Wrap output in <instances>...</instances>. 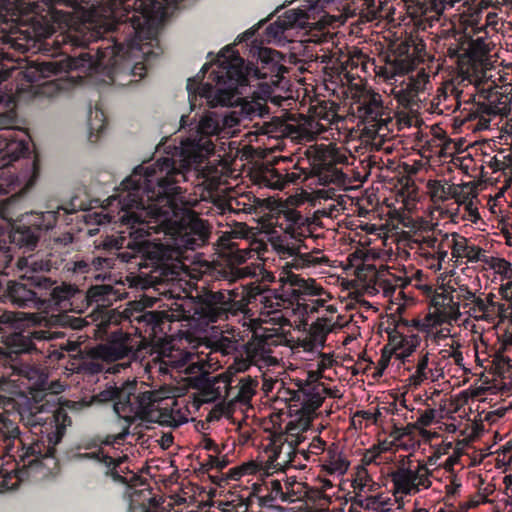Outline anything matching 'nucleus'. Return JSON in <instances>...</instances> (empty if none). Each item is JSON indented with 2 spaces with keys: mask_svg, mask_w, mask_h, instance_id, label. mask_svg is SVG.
I'll use <instances>...</instances> for the list:
<instances>
[{
  "mask_svg": "<svg viewBox=\"0 0 512 512\" xmlns=\"http://www.w3.org/2000/svg\"><path fill=\"white\" fill-rule=\"evenodd\" d=\"M110 212L109 221L117 225L116 234L107 235L98 245V256H86L72 263L76 274L91 275L99 278L101 271L114 268L117 263L129 265L141 274H152L154 281L173 279L177 275L172 262L177 253L168 245L148 239L152 234L163 232L173 240L178 250H196L201 245L186 244L190 235L179 229H168V223L162 222L163 210L142 194L141 187L125 185V179L116 189L115 194L107 199Z\"/></svg>",
  "mask_w": 512,
  "mask_h": 512,
  "instance_id": "nucleus-1",
  "label": "nucleus"
},
{
  "mask_svg": "<svg viewBox=\"0 0 512 512\" xmlns=\"http://www.w3.org/2000/svg\"><path fill=\"white\" fill-rule=\"evenodd\" d=\"M222 124H230L229 117H222L216 111L206 112L199 120L195 134L181 143L177 158L164 157L148 166L139 165L125 178V185L141 187L147 200L163 210L162 222L168 223V229H180L190 235L186 244L204 246L210 231L206 221L188 206L177 184L186 181L187 174L214 152L210 137L221 132Z\"/></svg>",
  "mask_w": 512,
  "mask_h": 512,
  "instance_id": "nucleus-2",
  "label": "nucleus"
},
{
  "mask_svg": "<svg viewBox=\"0 0 512 512\" xmlns=\"http://www.w3.org/2000/svg\"><path fill=\"white\" fill-rule=\"evenodd\" d=\"M18 0H0V84L6 81L14 67L8 63L13 57L7 49L13 48L21 53L56 50L55 12L47 11L46 15H18ZM3 96L0 95V103ZM17 112L14 107L0 111V195L8 194L18 185V178L11 170L12 163L29 154V135L24 130L14 128Z\"/></svg>",
  "mask_w": 512,
  "mask_h": 512,
  "instance_id": "nucleus-3",
  "label": "nucleus"
},
{
  "mask_svg": "<svg viewBox=\"0 0 512 512\" xmlns=\"http://www.w3.org/2000/svg\"><path fill=\"white\" fill-rule=\"evenodd\" d=\"M16 414L36 438L26 445L20 438L15 420L0 415V442L8 455H14L15 443L19 444L15 451L19 457L17 465L26 470L21 471L22 474L28 475V471L38 467L43 459L54 457L56 446L71 424V418L61 408L50 409L28 398L23 403H17Z\"/></svg>",
  "mask_w": 512,
  "mask_h": 512,
  "instance_id": "nucleus-4",
  "label": "nucleus"
},
{
  "mask_svg": "<svg viewBox=\"0 0 512 512\" xmlns=\"http://www.w3.org/2000/svg\"><path fill=\"white\" fill-rule=\"evenodd\" d=\"M217 62L219 70L212 71L210 78L216 82L202 83L210 64L206 63L196 77L187 80L188 100L191 110L197 106V98L205 99L210 108L217 106L228 107L233 104L235 97L240 94L239 88L248 85V73L244 70V60L232 47H226L220 52Z\"/></svg>",
  "mask_w": 512,
  "mask_h": 512,
  "instance_id": "nucleus-5",
  "label": "nucleus"
},
{
  "mask_svg": "<svg viewBox=\"0 0 512 512\" xmlns=\"http://www.w3.org/2000/svg\"><path fill=\"white\" fill-rule=\"evenodd\" d=\"M18 267L25 273L18 279L8 280L2 290L3 302H9L18 308H33L41 310L42 304V279L44 272L59 268V260L54 255L46 257L30 255L18 260Z\"/></svg>",
  "mask_w": 512,
  "mask_h": 512,
  "instance_id": "nucleus-6",
  "label": "nucleus"
},
{
  "mask_svg": "<svg viewBox=\"0 0 512 512\" xmlns=\"http://www.w3.org/2000/svg\"><path fill=\"white\" fill-rule=\"evenodd\" d=\"M279 252L283 259L292 258L291 261L286 262L280 273L283 293L287 299L300 305V301L306 300V295H317L315 281L313 279L305 280L293 273L292 269L317 266L321 264L323 258L315 257L311 253H301L300 247L294 245L280 246Z\"/></svg>",
  "mask_w": 512,
  "mask_h": 512,
  "instance_id": "nucleus-7",
  "label": "nucleus"
},
{
  "mask_svg": "<svg viewBox=\"0 0 512 512\" xmlns=\"http://www.w3.org/2000/svg\"><path fill=\"white\" fill-rule=\"evenodd\" d=\"M237 296L238 293L234 290L214 291L208 287H201L193 297L194 316L206 322L228 319L229 314L236 315L240 308L239 301L235 299Z\"/></svg>",
  "mask_w": 512,
  "mask_h": 512,
  "instance_id": "nucleus-8",
  "label": "nucleus"
},
{
  "mask_svg": "<svg viewBox=\"0 0 512 512\" xmlns=\"http://www.w3.org/2000/svg\"><path fill=\"white\" fill-rule=\"evenodd\" d=\"M59 216V210L46 212L25 213L12 225L9 238L11 243L33 250L40 238L42 231L52 229Z\"/></svg>",
  "mask_w": 512,
  "mask_h": 512,
  "instance_id": "nucleus-9",
  "label": "nucleus"
},
{
  "mask_svg": "<svg viewBox=\"0 0 512 512\" xmlns=\"http://www.w3.org/2000/svg\"><path fill=\"white\" fill-rule=\"evenodd\" d=\"M295 427L292 422L287 425V431L280 434L275 442H279L278 448L274 452V460L281 466L296 467V457L301 454L305 460H309V455H319L326 449V442L319 436L314 437L308 447L300 448L305 437L302 434L294 433Z\"/></svg>",
  "mask_w": 512,
  "mask_h": 512,
  "instance_id": "nucleus-10",
  "label": "nucleus"
},
{
  "mask_svg": "<svg viewBox=\"0 0 512 512\" xmlns=\"http://www.w3.org/2000/svg\"><path fill=\"white\" fill-rule=\"evenodd\" d=\"M53 338H55L53 332L41 328L9 333L3 340L4 346L0 347V361H3L5 364L14 362L20 354L38 350V343Z\"/></svg>",
  "mask_w": 512,
  "mask_h": 512,
  "instance_id": "nucleus-11",
  "label": "nucleus"
},
{
  "mask_svg": "<svg viewBox=\"0 0 512 512\" xmlns=\"http://www.w3.org/2000/svg\"><path fill=\"white\" fill-rule=\"evenodd\" d=\"M128 323L135 328L136 333L145 334L149 338H156L165 334L169 325V314L165 311L146 310L141 302H130L126 307Z\"/></svg>",
  "mask_w": 512,
  "mask_h": 512,
  "instance_id": "nucleus-12",
  "label": "nucleus"
},
{
  "mask_svg": "<svg viewBox=\"0 0 512 512\" xmlns=\"http://www.w3.org/2000/svg\"><path fill=\"white\" fill-rule=\"evenodd\" d=\"M238 237L232 234H224L218 240L221 252L229 258L230 264L217 265L213 268V277L218 281H227L229 284L243 277L241 269L234 264H242L250 257L247 248H240Z\"/></svg>",
  "mask_w": 512,
  "mask_h": 512,
  "instance_id": "nucleus-13",
  "label": "nucleus"
},
{
  "mask_svg": "<svg viewBox=\"0 0 512 512\" xmlns=\"http://www.w3.org/2000/svg\"><path fill=\"white\" fill-rule=\"evenodd\" d=\"M55 281L44 275L42 279V304L41 310L55 309L59 311L70 310L75 299H79L83 293L76 285L62 283L55 286Z\"/></svg>",
  "mask_w": 512,
  "mask_h": 512,
  "instance_id": "nucleus-14",
  "label": "nucleus"
},
{
  "mask_svg": "<svg viewBox=\"0 0 512 512\" xmlns=\"http://www.w3.org/2000/svg\"><path fill=\"white\" fill-rule=\"evenodd\" d=\"M161 396L158 391L147 390L144 392H136L128 396V403L130 412L122 413V419L127 423L126 428L116 436V440H125L129 434V426L135 418L141 420H149L151 414L156 410V403L161 401Z\"/></svg>",
  "mask_w": 512,
  "mask_h": 512,
  "instance_id": "nucleus-15",
  "label": "nucleus"
},
{
  "mask_svg": "<svg viewBox=\"0 0 512 512\" xmlns=\"http://www.w3.org/2000/svg\"><path fill=\"white\" fill-rule=\"evenodd\" d=\"M137 381L128 380L122 383L120 387L116 385H109L97 395L95 399L101 403L113 402L114 412L118 417H122V413L130 412L128 403V396L133 395L137 391Z\"/></svg>",
  "mask_w": 512,
  "mask_h": 512,
  "instance_id": "nucleus-16",
  "label": "nucleus"
},
{
  "mask_svg": "<svg viewBox=\"0 0 512 512\" xmlns=\"http://www.w3.org/2000/svg\"><path fill=\"white\" fill-rule=\"evenodd\" d=\"M283 56L275 49L262 47L258 51L257 65L254 76L258 79L283 77L287 68L282 64Z\"/></svg>",
  "mask_w": 512,
  "mask_h": 512,
  "instance_id": "nucleus-17",
  "label": "nucleus"
},
{
  "mask_svg": "<svg viewBox=\"0 0 512 512\" xmlns=\"http://www.w3.org/2000/svg\"><path fill=\"white\" fill-rule=\"evenodd\" d=\"M275 344L274 337L270 334L259 335L253 333L251 339L244 345L245 355L256 366L261 363H271L272 345Z\"/></svg>",
  "mask_w": 512,
  "mask_h": 512,
  "instance_id": "nucleus-18",
  "label": "nucleus"
},
{
  "mask_svg": "<svg viewBox=\"0 0 512 512\" xmlns=\"http://www.w3.org/2000/svg\"><path fill=\"white\" fill-rule=\"evenodd\" d=\"M114 338L106 344L99 345L96 354L104 361L113 362L127 357L131 348L128 346V336L121 331L112 332Z\"/></svg>",
  "mask_w": 512,
  "mask_h": 512,
  "instance_id": "nucleus-19",
  "label": "nucleus"
},
{
  "mask_svg": "<svg viewBox=\"0 0 512 512\" xmlns=\"http://www.w3.org/2000/svg\"><path fill=\"white\" fill-rule=\"evenodd\" d=\"M389 337V345L392 346L391 352L395 353L403 362L409 357L420 345L421 338L417 334L404 336L401 332L393 328L387 330Z\"/></svg>",
  "mask_w": 512,
  "mask_h": 512,
  "instance_id": "nucleus-20",
  "label": "nucleus"
},
{
  "mask_svg": "<svg viewBox=\"0 0 512 512\" xmlns=\"http://www.w3.org/2000/svg\"><path fill=\"white\" fill-rule=\"evenodd\" d=\"M448 248H451V254L454 258L464 257L469 262L485 261V250L476 245L468 244L467 238L456 232L451 234V243H448Z\"/></svg>",
  "mask_w": 512,
  "mask_h": 512,
  "instance_id": "nucleus-21",
  "label": "nucleus"
},
{
  "mask_svg": "<svg viewBox=\"0 0 512 512\" xmlns=\"http://www.w3.org/2000/svg\"><path fill=\"white\" fill-rule=\"evenodd\" d=\"M461 39L464 40L465 53L463 59L469 61L471 69L474 65L481 61L490 52L486 36H478L473 38L467 33H461Z\"/></svg>",
  "mask_w": 512,
  "mask_h": 512,
  "instance_id": "nucleus-22",
  "label": "nucleus"
},
{
  "mask_svg": "<svg viewBox=\"0 0 512 512\" xmlns=\"http://www.w3.org/2000/svg\"><path fill=\"white\" fill-rule=\"evenodd\" d=\"M350 466L348 459L342 454L336 444H332L326 450L322 470L329 475H344Z\"/></svg>",
  "mask_w": 512,
  "mask_h": 512,
  "instance_id": "nucleus-23",
  "label": "nucleus"
},
{
  "mask_svg": "<svg viewBox=\"0 0 512 512\" xmlns=\"http://www.w3.org/2000/svg\"><path fill=\"white\" fill-rule=\"evenodd\" d=\"M383 105L381 96L377 93H373L364 96L359 102L357 107L358 117L364 122L372 123L377 122L382 115Z\"/></svg>",
  "mask_w": 512,
  "mask_h": 512,
  "instance_id": "nucleus-24",
  "label": "nucleus"
},
{
  "mask_svg": "<svg viewBox=\"0 0 512 512\" xmlns=\"http://www.w3.org/2000/svg\"><path fill=\"white\" fill-rule=\"evenodd\" d=\"M390 477L397 493L407 495L418 492V488L415 484L416 475L414 474V470L411 468L398 467L390 473Z\"/></svg>",
  "mask_w": 512,
  "mask_h": 512,
  "instance_id": "nucleus-25",
  "label": "nucleus"
},
{
  "mask_svg": "<svg viewBox=\"0 0 512 512\" xmlns=\"http://www.w3.org/2000/svg\"><path fill=\"white\" fill-rule=\"evenodd\" d=\"M462 0H417V13L426 19L439 20L444 10L453 8Z\"/></svg>",
  "mask_w": 512,
  "mask_h": 512,
  "instance_id": "nucleus-26",
  "label": "nucleus"
},
{
  "mask_svg": "<svg viewBox=\"0 0 512 512\" xmlns=\"http://www.w3.org/2000/svg\"><path fill=\"white\" fill-rule=\"evenodd\" d=\"M284 498L282 502L293 503L306 497L308 499L314 498L310 494L309 486L306 483L299 482L295 477H286L284 480Z\"/></svg>",
  "mask_w": 512,
  "mask_h": 512,
  "instance_id": "nucleus-27",
  "label": "nucleus"
},
{
  "mask_svg": "<svg viewBox=\"0 0 512 512\" xmlns=\"http://www.w3.org/2000/svg\"><path fill=\"white\" fill-rule=\"evenodd\" d=\"M227 206L230 211L239 213H254L262 206V200L251 193H242L228 200Z\"/></svg>",
  "mask_w": 512,
  "mask_h": 512,
  "instance_id": "nucleus-28",
  "label": "nucleus"
},
{
  "mask_svg": "<svg viewBox=\"0 0 512 512\" xmlns=\"http://www.w3.org/2000/svg\"><path fill=\"white\" fill-rule=\"evenodd\" d=\"M427 187L430 192L431 199L434 202L437 201H447L450 198H453L457 201H459V197L461 192L459 191L458 187L455 185H444L439 180H429Z\"/></svg>",
  "mask_w": 512,
  "mask_h": 512,
  "instance_id": "nucleus-29",
  "label": "nucleus"
},
{
  "mask_svg": "<svg viewBox=\"0 0 512 512\" xmlns=\"http://www.w3.org/2000/svg\"><path fill=\"white\" fill-rule=\"evenodd\" d=\"M465 50L464 40L461 39V33H459L454 38V41L448 45L446 51V56L451 60H455L461 73H469L471 70L469 61L463 59Z\"/></svg>",
  "mask_w": 512,
  "mask_h": 512,
  "instance_id": "nucleus-30",
  "label": "nucleus"
},
{
  "mask_svg": "<svg viewBox=\"0 0 512 512\" xmlns=\"http://www.w3.org/2000/svg\"><path fill=\"white\" fill-rule=\"evenodd\" d=\"M90 111L88 125H89V141L96 142L107 127V118L102 109L96 107L94 112Z\"/></svg>",
  "mask_w": 512,
  "mask_h": 512,
  "instance_id": "nucleus-31",
  "label": "nucleus"
},
{
  "mask_svg": "<svg viewBox=\"0 0 512 512\" xmlns=\"http://www.w3.org/2000/svg\"><path fill=\"white\" fill-rule=\"evenodd\" d=\"M257 386L258 380L256 378H252L251 376L241 378L239 381V391L236 399L243 403L249 402L256 393Z\"/></svg>",
  "mask_w": 512,
  "mask_h": 512,
  "instance_id": "nucleus-32",
  "label": "nucleus"
},
{
  "mask_svg": "<svg viewBox=\"0 0 512 512\" xmlns=\"http://www.w3.org/2000/svg\"><path fill=\"white\" fill-rule=\"evenodd\" d=\"M148 492V497H144L142 502H138L132 498L129 504L128 512H159L157 508L159 506L156 498L151 496V492Z\"/></svg>",
  "mask_w": 512,
  "mask_h": 512,
  "instance_id": "nucleus-33",
  "label": "nucleus"
},
{
  "mask_svg": "<svg viewBox=\"0 0 512 512\" xmlns=\"http://www.w3.org/2000/svg\"><path fill=\"white\" fill-rule=\"evenodd\" d=\"M269 492L267 495L261 497V502L265 506H272V502L275 500H280L282 502V498H284V482L282 483L280 480H271L269 486Z\"/></svg>",
  "mask_w": 512,
  "mask_h": 512,
  "instance_id": "nucleus-34",
  "label": "nucleus"
},
{
  "mask_svg": "<svg viewBox=\"0 0 512 512\" xmlns=\"http://www.w3.org/2000/svg\"><path fill=\"white\" fill-rule=\"evenodd\" d=\"M123 322H128V318L126 317V308L122 311H119L118 309H110L103 316L100 327L105 329L110 325L117 326Z\"/></svg>",
  "mask_w": 512,
  "mask_h": 512,
  "instance_id": "nucleus-35",
  "label": "nucleus"
},
{
  "mask_svg": "<svg viewBox=\"0 0 512 512\" xmlns=\"http://www.w3.org/2000/svg\"><path fill=\"white\" fill-rule=\"evenodd\" d=\"M267 186L275 189H283L285 185L284 175L274 168L267 169L262 175Z\"/></svg>",
  "mask_w": 512,
  "mask_h": 512,
  "instance_id": "nucleus-36",
  "label": "nucleus"
},
{
  "mask_svg": "<svg viewBox=\"0 0 512 512\" xmlns=\"http://www.w3.org/2000/svg\"><path fill=\"white\" fill-rule=\"evenodd\" d=\"M332 487L333 483L331 480L327 478H319L318 485L316 487H309L310 494L314 497L311 498V500H328V496L325 494V491Z\"/></svg>",
  "mask_w": 512,
  "mask_h": 512,
  "instance_id": "nucleus-37",
  "label": "nucleus"
},
{
  "mask_svg": "<svg viewBox=\"0 0 512 512\" xmlns=\"http://www.w3.org/2000/svg\"><path fill=\"white\" fill-rule=\"evenodd\" d=\"M414 474L416 475L415 484L418 489L420 486L423 488H429L431 486V481L429 479L430 471L425 463L420 462L414 470Z\"/></svg>",
  "mask_w": 512,
  "mask_h": 512,
  "instance_id": "nucleus-38",
  "label": "nucleus"
},
{
  "mask_svg": "<svg viewBox=\"0 0 512 512\" xmlns=\"http://www.w3.org/2000/svg\"><path fill=\"white\" fill-rule=\"evenodd\" d=\"M492 268L500 276V280L504 281L505 278H511L512 264L504 258H494Z\"/></svg>",
  "mask_w": 512,
  "mask_h": 512,
  "instance_id": "nucleus-39",
  "label": "nucleus"
},
{
  "mask_svg": "<svg viewBox=\"0 0 512 512\" xmlns=\"http://www.w3.org/2000/svg\"><path fill=\"white\" fill-rule=\"evenodd\" d=\"M431 302L438 311L446 312L447 306L453 304V295L447 291L435 293Z\"/></svg>",
  "mask_w": 512,
  "mask_h": 512,
  "instance_id": "nucleus-40",
  "label": "nucleus"
},
{
  "mask_svg": "<svg viewBox=\"0 0 512 512\" xmlns=\"http://www.w3.org/2000/svg\"><path fill=\"white\" fill-rule=\"evenodd\" d=\"M492 362L494 366V373L505 378V373L509 372L512 367L510 363L511 360L502 354H496Z\"/></svg>",
  "mask_w": 512,
  "mask_h": 512,
  "instance_id": "nucleus-41",
  "label": "nucleus"
},
{
  "mask_svg": "<svg viewBox=\"0 0 512 512\" xmlns=\"http://www.w3.org/2000/svg\"><path fill=\"white\" fill-rule=\"evenodd\" d=\"M372 481L367 469L364 465H359L356 467L355 477L352 482V486L354 488L363 489L368 485V483Z\"/></svg>",
  "mask_w": 512,
  "mask_h": 512,
  "instance_id": "nucleus-42",
  "label": "nucleus"
},
{
  "mask_svg": "<svg viewBox=\"0 0 512 512\" xmlns=\"http://www.w3.org/2000/svg\"><path fill=\"white\" fill-rule=\"evenodd\" d=\"M428 363H429V353L426 352L419 359V361L417 363V366H416V372L412 376V378L414 379L415 383L419 384V383L423 382L424 380H426L428 378L427 377V373H426V369L428 367Z\"/></svg>",
  "mask_w": 512,
  "mask_h": 512,
  "instance_id": "nucleus-43",
  "label": "nucleus"
},
{
  "mask_svg": "<svg viewBox=\"0 0 512 512\" xmlns=\"http://www.w3.org/2000/svg\"><path fill=\"white\" fill-rule=\"evenodd\" d=\"M460 96V91L455 87L452 82L445 83L442 87L437 90V98L439 101L448 100V98L457 99Z\"/></svg>",
  "mask_w": 512,
  "mask_h": 512,
  "instance_id": "nucleus-44",
  "label": "nucleus"
},
{
  "mask_svg": "<svg viewBox=\"0 0 512 512\" xmlns=\"http://www.w3.org/2000/svg\"><path fill=\"white\" fill-rule=\"evenodd\" d=\"M425 258L432 259L433 264L430 265V269L435 271L441 270L442 262L448 257V250H440L435 252H424Z\"/></svg>",
  "mask_w": 512,
  "mask_h": 512,
  "instance_id": "nucleus-45",
  "label": "nucleus"
},
{
  "mask_svg": "<svg viewBox=\"0 0 512 512\" xmlns=\"http://www.w3.org/2000/svg\"><path fill=\"white\" fill-rule=\"evenodd\" d=\"M241 109L246 114V117L252 119L254 116L262 117L266 107H263L258 102H246Z\"/></svg>",
  "mask_w": 512,
  "mask_h": 512,
  "instance_id": "nucleus-46",
  "label": "nucleus"
},
{
  "mask_svg": "<svg viewBox=\"0 0 512 512\" xmlns=\"http://www.w3.org/2000/svg\"><path fill=\"white\" fill-rule=\"evenodd\" d=\"M70 357L68 364L69 369L73 372L81 373L82 368L84 367L86 356L82 353L81 350H78L74 355H68Z\"/></svg>",
  "mask_w": 512,
  "mask_h": 512,
  "instance_id": "nucleus-47",
  "label": "nucleus"
},
{
  "mask_svg": "<svg viewBox=\"0 0 512 512\" xmlns=\"http://www.w3.org/2000/svg\"><path fill=\"white\" fill-rule=\"evenodd\" d=\"M394 66L398 73H408L413 69V61L409 55H406L404 59L397 55L394 59Z\"/></svg>",
  "mask_w": 512,
  "mask_h": 512,
  "instance_id": "nucleus-48",
  "label": "nucleus"
},
{
  "mask_svg": "<svg viewBox=\"0 0 512 512\" xmlns=\"http://www.w3.org/2000/svg\"><path fill=\"white\" fill-rule=\"evenodd\" d=\"M229 464V460L224 456L221 459L217 456L208 455L207 463L204 464L207 470L209 469H217L221 471Z\"/></svg>",
  "mask_w": 512,
  "mask_h": 512,
  "instance_id": "nucleus-49",
  "label": "nucleus"
},
{
  "mask_svg": "<svg viewBox=\"0 0 512 512\" xmlns=\"http://www.w3.org/2000/svg\"><path fill=\"white\" fill-rule=\"evenodd\" d=\"M415 427L416 424H408L406 427L394 426L390 436L395 440L400 441L403 437L411 435Z\"/></svg>",
  "mask_w": 512,
  "mask_h": 512,
  "instance_id": "nucleus-50",
  "label": "nucleus"
},
{
  "mask_svg": "<svg viewBox=\"0 0 512 512\" xmlns=\"http://www.w3.org/2000/svg\"><path fill=\"white\" fill-rule=\"evenodd\" d=\"M390 350H388V347L385 346L383 349V353L378 361V367L377 371L374 373V377L381 376L383 374V371L388 367L390 362L391 354Z\"/></svg>",
  "mask_w": 512,
  "mask_h": 512,
  "instance_id": "nucleus-51",
  "label": "nucleus"
},
{
  "mask_svg": "<svg viewBox=\"0 0 512 512\" xmlns=\"http://www.w3.org/2000/svg\"><path fill=\"white\" fill-rule=\"evenodd\" d=\"M112 289L109 285H100L94 286L89 290V295L91 298L95 299V301L104 300V296L109 293Z\"/></svg>",
  "mask_w": 512,
  "mask_h": 512,
  "instance_id": "nucleus-52",
  "label": "nucleus"
},
{
  "mask_svg": "<svg viewBox=\"0 0 512 512\" xmlns=\"http://www.w3.org/2000/svg\"><path fill=\"white\" fill-rule=\"evenodd\" d=\"M434 419H435V410L430 408L421 413V415L419 416V418L416 422V425L418 424L422 427H428L433 423Z\"/></svg>",
  "mask_w": 512,
  "mask_h": 512,
  "instance_id": "nucleus-53",
  "label": "nucleus"
},
{
  "mask_svg": "<svg viewBox=\"0 0 512 512\" xmlns=\"http://www.w3.org/2000/svg\"><path fill=\"white\" fill-rule=\"evenodd\" d=\"M251 365L254 363L246 356L245 358H236L230 369H234L236 372H245Z\"/></svg>",
  "mask_w": 512,
  "mask_h": 512,
  "instance_id": "nucleus-54",
  "label": "nucleus"
},
{
  "mask_svg": "<svg viewBox=\"0 0 512 512\" xmlns=\"http://www.w3.org/2000/svg\"><path fill=\"white\" fill-rule=\"evenodd\" d=\"M438 243V239L435 236H424L419 241V250H424L426 248L431 249L433 252L436 249Z\"/></svg>",
  "mask_w": 512,
  "mask_h": 512,
  "instance_id": "nucleus-55",
  "label": "nucleus"
},
{
  "mask_svg": "<svg viewBox=\"0 0 512 512\" xmlns=\"http://www.w3.org/2000/svg\"><path fill=\"white\" fill-rule=\"evenodd\" d=\"M307 3V7L309 10H313L314 12L323 11L326 5L330 4L334 0H304Z\"/></svg>",
  "mask_w": 512,
  "mask_h": 512,
  "instance_id": "nucleus-56",
  "label": "nucleus"
},
{
  "mask_svg": "<svg viewBox=\"0 0 512 512\" xmlns=\"http://www.w3.org/2000/svg\"><path fill=\"white\" fill-rule=\"evenodd\" d=\"M101 370V364L95 362L94 360L88 357L85 358V363L84 367L82 368V372L94 374L100 372Z\"/></svg>",
  "mask_w": 512,
  "mask_h": 512,
  "instance_id": "nucleus-57",
  "label": "nucleus"
},
{
  "mask_svg": "<svg viewBox=\"0 0 512 512\" xmlns=\"http://www.w3.org/2000/svg\"><path fill=\"white\" fill-rule=\"evenodd\" d=\"M475 297V294L471 290H469L467 286H462L459 288V292L457 294V298L459 300L469 301L472 303Z\"/></svg>",
  "mask_w": 512,
  "mask_h": 512,
  "instance_id": "nucleus-58",
  "label": "nucleus"
},
{
  "mask_svg": "<svg viewBox=\"0 0 512 512\" xmlns=\"http://www.w3.org/2000/svg\"><path fill=\"white\" fill-rule=\"evenodd\" d=\"M66 213H74L77 210H84L85 205L82 201H79L78 198H73L70 203L69 207H61Z\"/></svg>",
  "mask_w": 512,
  "mask_h": 512,
  "instance_id": "nucleus-59",
  "label": "nucleus"
},
{
  "mask_svg": "<svg viewBox=\"0 0 512 512\" xmlns=\"http://www.w3.org/2000/svg\"><path fill=\"white\" fill-rule=\"evenodd\" d=\"M17 201L15 196H12L10 198H7L0 202V213L3 219L8 218V210L9 206L14 204Z\"/></svg>",
  "mask_w": 512,
  "mask_h": 512,
  "instance_id": "nucleus-60",
  "label": "nucleus"
},
{
  "mask_svg": "<svg viewBox=\"0 0 512 512\" xmlns=\"http://www.w3.org/2000/svg\"><path fill=\"white\" fill-rule=\"evenodd\" d=\"M472 303L474 304V307L472 308V310L474 312H479L482 314H489L485 299H482L480 297H475V299L473 300Z\"/></svg>",
  "mask_w": 512,
  "mask_h": 512,
  "instance_id": "nucleus-61",
  "label": "nucleus"
},
{
  "mask_svg": "<svg viewBox=\"0 0 512 512\" xmlns=\"http://www.w3.org/2000/svg\"><path fill=\"white\" fill-rule=\"evenodd\" d=\"M100 463H103L105 464V466L110 469V468H117V466L119 465L120 461H116L114 458H112L111 456L107 455L104 453V451L102 450V455L100 456L99 458V461Z\"/></svg>",
  "mask_w": 512,
  "mask_h": 512,
  "instance_id": "nucleus-62",
  "label": "nucleus"
},
{
  "mask_svg": "<svg viewBox=\"0 0 512 512\" xmlns=\"http://www.w3.org/2000/svg\"><path fill=\"white\" fill-rule=\"evenodd\" d=\"M494 298L495 295L493 293H489L485 298L489 314H494L497 309H500V305L494 301Z\"/></svg>",
  "mask_w": 512,
  "mask_h": 512,
  "instance_id": "nucleus-63",
  "label": "nucleus"
},
{
  "mask_svg": "<svg viewBox=\"0 0 512 512\" xmlns=\"http://www.w3.org/2000/svg\"><path fill=\"white\" fill-rule=\"evenodd\" d=\"M512 346V331L506 330L501 336V348L507 350Z\"/></svg>",
  "mask_w": 512,
  "mask_h": 512,
  "instance_id": "nucleus-64",
  "label": "nucleus"
}]
</instances>
